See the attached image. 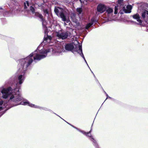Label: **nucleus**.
<instances>
[{
    "mask_svg": "<svg viewBox=\"0 0 148 148\" xmlns=\"http://www.w3.org/2000/svg\"><path fill=\"white\" fill-rule=\"evenodd\" d=\"M1 92L2 94V97L3 98L6 99L10 97V100L14 102L15 106L20 104L24 105H27L31 107L43 109L38 106L30 103L28 101L23 99L19 94L18 88H13L10 87L7 88H3Z\"/></svg>",
    "mask_w": 148,
    "mask_h": 148,
    "instance_id": "obj_1",
    "label": "nucleus"
},
{
    "mask_svg": "<svg viewBox=\"0 0 148 148\" xmlns=\"http://www.w3.org/2000/svg\"><path fill=\"white\" fill-rule=\"evenodd\" d=\"M49 52V50H42L39 53H36L35 52L31 53L26 58L20 60V64L19 65L18 71L20 73H25L29 66L33 61L32 57L34 56V60H40L45 58L47 56V53Z\"/></svg>",
    "mask_w": 148,
    "mask_h": 148,
    "instance_id": "obj_2",
    "label": "nucleus"
},
{
    "mask_svg": "<svg viewBox=\"0 0 148 148\" xmlns=\"http://www.w3.org/2000/svg\"><path fill=\"white\" fill-rule=\"evenodd\" d=\"M63 10L59 8H55L54 11L57 15H60L62 20L67 23L69 22V18L66 16L63 12Z\"/></svg>",
    "mask_w": 148,
    "mask_h": 148,
    "instance_id": "obj_3",
    "label": "nucleus"
},
{
    "mask_svg": "<svg viewBox=\"0 0 148 148\" xmlns=\"http://www.w3.org/2000/svg\"><path fill=\"white\" fill-rule=\"evenodd\" d=\"M73 127L74 128L76 129L79 132H81L84 134L89 137L90 138V139L94 143H96V141L93 138V137L91 136V134H90V132H91V130L88 132H85V131H84L81 130L79 129H77V128L76 127Z\"/></svg>",
    "mask_w": 148,
    "mask_h": 148,
    "instance_id": "obj_4",
    "label": "nucleus"
},
{
    "mask_svg": "<svg viewBox=\"0 0 148 148\" xmlns=\"http://www.w3.org/2000/svg\"><path fill=\"white\" fill-rule=\"evenodd\" d=\"M56 35L59 38L64 39L67 38L68 34L66 32L58 33H57Z\"/></svg>",
    "mask_w": 148,
    "mask_h": 148,
    "instance_id": "obj_5",
    "label": "nucleus"
},
{
    "mask_svg": "<svg viewBox=\"0 0 148 148\" xmlns=\"http://www.w3.org/2000/svg\"><path fill=\"white\" fill-rule=\"evenodd\" d=\"M106 9L105 5L102 4H99L97 7V10L100 13L103 12Z\"/></svg>",
    "mask_w": 148,
    "mask_h": 148,
    "instance_id": "obj_6",
    "label": "nucleus"
},
{
    "mask_svg": "<svg viewBox=\"0 0 148 148\" xmlns=\"http://www.w3.org/2000/svg\"><path fill=\"white\" fill-rule=\"evenodd\" d=\"M132 8V7L131 5H128L126 8L125 7H123V10L126 13H130L131 12V10Z\"/></svg>",
    "mask_w": 148,
    "mask_h": 148,
    "instance_id": "obj_7",
    "label": "nucleus"
},
{
    "mask_svg": "<svg viewBox=\"0 0 148 148\" xmlns=\"http://www.w3.org/2000/svg\"><path fill=\"white\" fill-rule=\"evenodd\" d=\"M65 48L66 50L71 51L74 48V47L73 44H67L65 46Z\"/></svg>",
    "mask_w": 148,
    "mask_h": 148,
    "instance_id": "obj_8",
    "label": "nucleus"
},
{
    "mask_svg": "<svg viewBox=\"0 0 148 148\" xmlns=\"http://www.w3.org/2000/svg\"><path fill=\"white\" fill-rule=\"evenodd\" d=\"M25 78L24 75H20L18 76V79L20 84L23 83L25 79Z\"/></svg>",
    "mask_w": 148,
    "mask_h": 148,
    "instance_id": "obj_9",
    "label": "nucleus"
},
{
    "mask_svg": "<svg viewBox=\"0 0 148 148\" xmlns=\"http://www.w3.org/2000/svg\"><path fill=\"white\" fill-rule=\"evenodd\" d=\"M132 17L136 19L137 21L140 23H142V21L140 19V18L138 14H136L132 16Z\"/></svg>",
    "mask_w": 148,
    "mask_h": 148,
    "instance_id": "obj_10",
    "label": "nucleus"
},
{
    "mask_svg": "<svg viewBox=\"0 0 148 148\" xmlns=\"http://www.w3.org/2000/svg\"><path fill=\"white\" fill-rule=\"evenodd\" d=\"M106 12L108 14H110L113 12V9L110 8L108 7L107 8H106Z\"/></svg>",
    "mask_w": 148,
    "mask_h": 148,
    "instance_id": "obj_11",
    "label": "nucleus"
},
{
    "mask_svg": "<svg viewBox=\"0 0 148 148\" xmlns=\"http://www.w3.org/2000/svg\"><path fill=\"white\" fill-rule=\"evenodd\" d=\"M51 39V37L50 36H48L47 37L45 38L43 41V42L44 43L46 42L49 43Z\"/></svg>",
    "mask_w": 148,
    "mask_h": 148,
    "instance_id": "obj_12",
    "label": "nucleus"
},
{
    "mask_svg": "<svg viewBox=\"0 0 148 148\" xmlns=\"http://www.w3.org/2000/svg\"><path fill=\"white\" fill-rule=\"evenodd\" d=\"M36 15L38 17L40 18L41 19V21L43 22L44 19H43V16L42 15L40 14H39L38 13H37L36 14Z\"/></svg>",
    "mask_w": 148,
    "mask_h": 148,
    "instance_id": "obj_13",
    "label": "nucleus"
},
{
    "mask_svg": "<svg viewBox=\"0 0 148 148\" xmlns=\"http://www.w3.org/2000/svg\"><path fill=\"white\" fill-rule=\"evenodd\" d=\"M77 47L79 48L78 50L77 51L78 53H82V47L81 45H78Z\"/></svg>",
    "mask_w": 148,
    "mask_h": 148,
    "instance_id": "obj_14",
    "label": "nucleus"
},
{
    "mask_svg": "<svg viewBox=\"0 0 148 148\" xmlns=\"http://www.w3.org/2000/svg\"><path fill=\"white\" fill-rule=\"evenodd\" d=\"M77 12L78 14H81L82 12V9L81 8H78L77 9Z\"/></svg>",
    "mask_w": 148,
    "mask_h": 148,
    "instance_id": "obj_15",
    "label": "nucleus"
},
{
    "mask_svg": "<svg viewBox=\"0 0 148 148\" xmlns=\"http://www.w3.org/2000/svg\"><path fill=\"white\" fill-rule=\"evenodd\" d=\"M146 10H145L142 13V16L143 18H144L145 17V15L146 14Z\"/></svg>",
    "mask_w": 148,
    "mask_h": 148,
    "instance_id": "obj_16",
    "label": "nucleus"
},
{
    "mask_svg": "<svg viewBox=\"0 0 148 148\" xmlns=\"http://www.w3.org/2000/svg\"><path fill=\"white\" fill-rule=\"evenodd\" d=\"M92 25V24L91 23H89L88 24L86 27V29H88Z\"/></svg>",
    "mask_w": 148,
    "mask_h": 148,
    "instance_id": "obj_17",
    "label": "nucleus"
},
{
    "mask_svg": "<svg viewBox=\"0 0 148 148\" xmlns=\"http://www.w3.org/2000/svg\"><path fill=\"white\" fill-rule=\"evenodd\" d=\"M26 5L27 6H29V3L28 1H26V3H25L24 8L25 9H26L27 8Z\"/></svg>",
    "mask_w": 148,
    "mask_h": 148,
    "instance_id": "obj_18",
    "label": "nucleus"
},
{
    "mask_svg": "<svg viewBox=\"0 0 148 148\" xmlns=\"http://www.w3.org/2000/svg\"><path fill=\"white\" fill-rule=\"evenodd\" d=\"M3 103V101L2 100H1L0 101V111L2 110V108L1 107V106Z\"/></svg>",
    "mask_w": 148,
    "mask_h": 148,
    "instance_id": "obj_19",
    "label": "nucleus"
},
{
    "mask_svg": "<svg viewBox=\"0 0 148 148\" xmlns=\"http://www.w3.org/2000/svg\"><path fill=\"white\" fill-rule=\"evenodd\" d=\"M117 10L118 7L117 6H115V10H114V14H116L117 13Z\"/></svg>",
    "mask_w": 148,
    "mask_h": 148,
    "instance_id": "obj_20",
    "label": "nucleus"
},
{
    "mask_svg": "<svg viewBox=\"0 0 148 148\" xmlns=\"http://www.w3.org/2000/svg\"><path fill=\"white\" fill-rule=\"evenodd\" d=\"M30 10L32 11V12H34V8L32 7V6L30 7Z\"/></svg>",
    "mask_w": 148,
    "mask_h": 148,
    "instance_id": "obj_21",
    "label": "nucleus"
},
{
    "mask_svg": "<svg viewBox=\"0 0 148 148\" xmlns=\"http://www.w3.org/2000/svg\"><path fill=\"white\" fill-rule=\"evenodd\" d=\"M82 57L83 58H84V60H85V62H86V63L87 64V62H86V60H85V58H84V56L83 54L82 53Z\"/></svg>",
    "mask_w": 148,
    "mask_h": 148,
    "instance_id": "obj_22",
    "label": "nucleus"
},
{
    "mask_svg": "<svg viewBox=\"0 0 148 148\" xmlns=\"http://www.w3.org/2000/svg\"><path fill=\"white\" fill-rule=\"evenodd\" d=\"M123 1V0H118V2L119 3H121Z\"/></svg>",
    "mask_w": 148,
    "mask_h": 148,
    "instance_id": "obj_23",
    "label": "nucleus"
},
{
    "mask_svg": "<svg viewBox=\"0 0 148 148\" xmlns=\"http://www.w3.org/2000/svg\"><path fill=\"white\" fill-rule=\"evenodd\" d=\"M44 12L45 13H48V12L47 10H44Z\"/></svg>",
    "mask_w": 148,
    "mask_h": 148,
    "instance_id": "obj_24",
    "label": "nucleus"
},
{
    "mask_svg": "<svg viewBox=\"0 0 148 148\" xmlns=\"http://www.w3.org/2000/svg\"><path fill=\"white\" fill-rule=\"evenodd\" d=\"M146 14H147L148 15V11L147 10H146Z\"/></svg>",
    "mask_w": 148,
    "mask_h": 148,
    "instance_id": "obj_25",
    "label": "nucleus"
},
{
    "mask_svg": "<svg viewBox=\"0 0 148 148\" xmlns=\"http://www.w3.org/2000/svg\"><path fill=\"white\" fill-rule=\"evenodd\" d=\"M107 95V98H106V99H107L108 98H110V97H109V96L108 95H107H107Z\"/></svg>",
    "mask_w": 148,
    "mask_h": 148,
    "instance_id": "obj_26",
    "label": "nucleus"
},
{
    "mask_svg": "<svg viewBox=\"0 0 148 148\" xmlns=\"http://www.w3.org/2000/svg\"><path fill=\"white\" fill-rule=\"evenodd\" d=\"M77 25H79V23H77Z\"/></svg>",
    "mask_w": 148,
    "mask_h": 148,
    "instance_id": "obj_27",
    "label": "nucleus"
}]
</instances>
